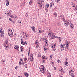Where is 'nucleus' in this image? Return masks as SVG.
Segmentation results:
<instances>
[{"instance_id": "f257e3e1", "label": "nucleus", "mask_w": 77, "mask_h": 77, "mask_svg": "<svg viewBox=\"0 0 77 77\" xmlns=\"http://www.w3.org/2000/svg\"><path fill=\"white\" fill-rule=\"evenodd\" d=\"M69 40L68 39L66 41H65V44L64 45H63L62 44H61L60 45V50L61 51L62 50H64V47L65 48V45L66 44V47H69Z\"/></svg>"}, {"instance_id": "f03ea898", "label": "nucleus", "mask_w": 77, "mask_h": 77, "mask_svg": "<svg viewBox=\"0 0 77 77\" xmlns=\"http://www.w3.org/2000/svg\"><path fill=\"white\" fill-rule=\"evenodd\" d=\"M23 36L22 38H24L26 41L28 39V38H29V35L26 33V32H24L23 33Z\"/></svg>"}, {"instance_id": "7ed1b4c3", "label": "nucleus", "mask_w": 77, "mask_h": 77, "mask_svg": "<svg viewBox=\"0 0 77 77\" xmlns=\"http://www.w3.org/2000/svg\"><path fill=\"white\" fill-rule=\"evenodd\" d=\"M39 69L41 72L42 73H44L45 71L46 70L45 69V67L43 65L40 66Z\"/></svg>"}, {"instance_id": "20e7f679", "label": "nucleus", "mask_w": 77, "mask_h": 77, "mask_svg": "<svg viewBox=\"0 0 77 77\" xmlns=\"http://www.w3.org/2000/svg\"><path fill=\"white\" fill-rule=\"evenodd\" d=\"M8 33L10 37H12L13 36V32L11 29H8Z\"/></svg>"}, {"instance_id": "39448f33", "label": "nucleus", "mask_w": 77, "mask_h": 77, "mask_svg": "<svg viewBox=\"0 0 77 77\" xmlns=\"http://www.w3.org/2000/svg\"><path fill=\"white\" fill-rule=\"evenodd\" d=\"M50 6L49 5V4H46V5L45 7V9L46 10V12H47L48 11V7Z\"/></svg>"}, {"instance_id": "423d86ee", "label": "nucleus", "mask_w": 77, "mask_h": 77, "mask_svg": "<svg viewBox=\"0 0 77 77\" xmlns=\"http://www.w3.org/2000/svg\"><path fill=\"white\" fill-rule=\"evenodd\" d=\"M44 7H45L44 4H42L40 5V6L39 7V8H40V9H42L43 8H44Z\"/></svg>"}, {"instance_id": "0eeeda50", "label": "nucleus", "mask_w": 77, "mask_h": 77, "mask_svg": "<svg viewBox=\"0 0 77 77\" xmlns=\"http://www.w3.org/2000/svg\"><path fill=\"white\" fill-rule=\"evenodd\" d=\"M70 24V23H69V22L67 21H65L64 23V25L65 26L67 27L68 25Z\"/></svg>"}, {"instance_id": "6e6552de", "label": "nucleus", "mask_w": 77, "mask_h": 77, "mask_svg": "<svg viewBox=\"0 0 77 77\" xmlns=\"http://www.w3.org/2000/svg\"><path fill=\"white\" fill-rule=\"evenodd\" d=\"M9 45L8 44H4V46L5 47V48L6 50H8V47H9Z\"/></svg>"}, {"instance_id": "1a4fd4ad", "label": "nucleus", "mask_w": 77, "mask_h": 77, "mask_svg": "<svg viewBox=\"0 0 77 77\" xmlns=\"http://www.w3.org/2000/svg\"><path fill=\"white\" fill-rule=\"evenodd\" d=\"M14 48L16 50H17V51H19V47L18 46V45H15L14 46Z\"/></svg>"}, {"instance_id": "9d476101", "label": "nucleus", "mask_w": 77, "mask_h": 77, "mask_svg": "<svg viewBox=\"0 0 77 77\" xmlns=\"http://www.w3.org/2000/svg\"><path fill=\"white\" fill-rule=\"evenodd\" d=\"M70 28L71 29H74V25H73V24L72 23H70Z\"/></svg>"}, {"instance_id": "9b49d317", "label": "nucleus", "mask_w": 77, "mask_h": 77, "mask_svg": "<svg viewBox=\"0 0 77 77\" xmlns=\"http://www.w3.org/2000/svg\"><path fill=\"white\" fill-rule=\"evenodd\" d=\"M54 3H53V2H51L50 3V9H51V8H52V6H54Z\"/></svg>"}, {"instance_id": "f8f14e48", "label": "nucleus", "mask_w": 77, "mask_h": 77, "mask_svg": "<svg viewBox=\"0 0 77 77\" xmlns=\"http://www.w3.org/2000/svg\"><path fill=\"white\" fill-rule=\"evenodd\" d=\"M55 37V36L54 35H53V34H52L51 36L50 37V39H53Z\"/></svg>"}, {"instance_id": "ddd939ff", "label": "nucleus", "mask_w": 77, "mask_h": 77, "mask_svg": "<svg viewBox=\"0 0 77 77\" xmlns=\"http://www.w3.org/2000/svg\"><path fill=\"white\" fill-rule=\"evenodd\" d=\"M38 31L39 33H42V29L41 28H39Z\"/></svg>"}, {"instance_id": "4468645a", "label": "nucleus", "mask_w": 77, "mask_h": 77, "mask_svg": "<svg viewBox=\"0 0 77 77\" xmlns=\"http://www.w3.org/2000/svg\"><path fill=\"white\" fill-rule=\"evenodd\" d=\"M43 2V1H39V2H38V4H39L40 5H41L42 4V3Z\"/></svg>"}, {"instance_id": "2eb2a0df", "label": "nucleus", "mask_w": 77, "mask_h": 77, "mask_svg": "<svg viewBox=\"0 0 77 77\" xmlns=\"http://www.w3.org/2000/svg\"><path fill=\"white\" fill-rule=\"evenodd\" d=\"M71 5L72 7H75V4L73 2H72L71 3Z\"/></svg>"}, {"instance_id": "dca6fc26", "label": "nucleus", "mask_w": 77, "mask_h": 77, "mask_svg": "<svg viewBox=\"0 0 77 77\" xmlns=\"http://www.w3.org/2000/svg\"><path fill=\"white\" fill-rule=\"evenodd\" d=\"M44 50L45 51H47V50H48L47 49V47H44Z\"/></svg>"}, {"instance_id": "f3484780", "label": "nucleus", "mask_w": 77, "mask_h": 77, "mask_svg": "<svg viewBox=\"0 0 77 77\" xmlns=\"http://www.w3.org/2000/svg\"><path fill=\"white\" fill-rule=\"evenodd\" d=\"M45 45H46V47H47V50H49V49L48 48V43H46L45 44Z\"/></svg>"}, {"instance_id": "a211bd4d", "label": "nucleus", "mask_w": 77, "mask_h": 77, "mask_svg": "<svg viewBox=\"0 0 77 77\" xmlns=\"http://www.w3.org/2000/svg\"><path fill=\"white\" fill-rule=\"evenodd\" d=\"M50 63L53 66L54 65V62L52 61H51Z\"/></svg>"}, {"instance_id": "6ab92c4d", "label": "nucleus", "mask_w": 77, "mask_h": 77, "mask_svg": "<svg viewBox=\"0 0 77 77\" xmlns=\"http://www.w3.org/2000/svg\"><path fill=\"white\" fill-rule=\"evenodd\" d=\"M60 16L61 18H63L64 17V15H63V14L62 13L60 14Z\"/></svg>"}, {"instance_id": "aec40b11", "label": "nucleus", "mask_w": 77, "mask_h": 77, "mask_svg": "<svg viewBox=\"0 0 77 77\" xmlns=\"http://www.w3.org/2000/svg\"><path fill=\"white\" fill-rule=\"evenodd\" d=\"M35 27H34L33 28H32V31H33L34 33H36V31H35Z\"/></svg>"}, {"instance_id": "412c9836", "label": "nucleus", "mask_w": 77, "mask_h": 77, "mask_svg": "<svg viewBox=\"0 0 77 77\" xmlns=\"http://www.w3.org/2000/svg\"><path fill=\"white\" fill-rule=\"evenodd\" d=\"M20 48L21 49V51H23V49H24V47H23L22 46H21L20 47Z\"/></svg>"}, {"instance_id": "4be33fe9", "label": "nucleus", "mask_w": 77, "mask_h": 77, "mask_svg": "<svg viewBox=\"0 0 77 77\" xmlns=\"http://www.w3.org/2000/svg\"><path fill=\"white\" fill-rule=\"evenodd\" d=\"M30 61L31 62H33V57H30Z\"/></svg>"}, {"instance_id": "5701e85b", "label": "nucleus", "mask_w": 77, "mask_h": 77, "mask_svg": "<svg viewBox=\"0 0 77 77\" xmlns=\"http://www.w3.org/2000/svg\"><path fill=\"white\" fill-rule=\"evenodd\" d=\"M1 62H2V63H5V60L4 59H3L2 60H1Z\"/></svg>"}, {"instance_id": "b1692460", "label": "nucleus", "mask_w": 77, "mask_h": 77, "mask_svg": "<svg viewBox=\"0 0 77 77\" xmlns=\"http://www.w3.org/2000/svg\"><path fill=\"white\" fill-rule=\"evenodd\" d=\"M52 48H53V50L54 51H55L56 50V48L54 46H52Z\"/></svg>"}, {"instance_id": "393cba45", "label": "nucleus", "mask_w": 77, "mask_h": 77, "mask_svg": "<svg viewBox=\"0 0 77 77\" xmlns=\"http://www.w3.org/2000/svg\"><path fill=\"white\" fill-rule=\"evenodd\" d=\"M54 15L55 17H57V13H56L55 12L54 13Z\"/></svg>"}, {"instance_id": "a878e982", "label": "nucleus", "mask_w": 77, "mask_h": 77, "mask_svg": "<svg viewBox=\"0 0 77 77\" xmlns=\"http://www.w3.org/2000/svg\"><path fill=\"white\" fill-rule=\"evenodd\" d=\"M45 42L46 43V44H48V40H47V38H45Z\"/></svg>"}, {"instance_id": "bb28decb", "label": "nucleus", "mask_w": 77, "mask_h": 77, "mask_svg": "<svg viewBox=\"0 0 77 77\" xmlns=\"http://www.w3.org/2000/svg\"><path fill=\"white\" fill-rule=\"evenodd\" d=\"M24 75H25V76H26V77H28V75H29V74L28 73H25L24 74Z\"/></svg>"}, {"instance_id": "cd10ccee", "label": "nucleus", "mask_w": 77, "mask_h": 77, "mask_svg": "<svg viewBox=\"0 0 77 77\" xmlns=\"http://www.w3.org/2000/svg\"><path fill=\"white\" fill-rule=\"evenodd\" d=\"M39 44L38 40H37L35 41V44L38 45Z\"/></svg>"}, {"instance_id": "c85d7f7f", "label": "nucleus", "mask_w": 77, "mask_h": 77, "mask_svg": "<svg viewBox=\"0 0 77 77\" xmlns=\"http://www.w3.org/2000/svg\"><path fill=\"white\" fill-rule=\"evenodd\" d=\"M6 15H8V16H10V15L9 14V13L8 12H7V13H5Z\"/></svg>"}, {"instance_id": "c756f323", "label": "nucleus", "mask_w": 77, "mask_h": 77, "mask_svg": "<svg viewBox=\"0 0 77 77\" xmlns=\"http://www.w3.org/2000/svg\"><path fill=\"white\" fill-rule=\"evenodd\" d=\"M1 33H2V36H4V31H2Z\"/></svg>"}, {"instance_id": "7c9ffc66", "label": "nucleus", "mask_w": 77, "mask_h": 77, "mask_svg": "<svg viewBox=\"0 0 77 77\" xmlns=\"http://www.w3.org/2000/svg\"><path fill=\"white\" fill-rule=\"evenodd\" d=\"M24 5H25V2H24L22 3V5H21L22 7V6H24Z\"/></svg>"}, {"instance_id": "2f4dec72", "label": "nucleus", "mask_w": 77, "mask_h": 77, "mask_svg": "<svg viewBox=\"0 0 77 77\" xmlns=\"http://www.w3.org/2000/svg\"><path fill=\"white\" fill-rule=\"evenodd\" d=\"M60 71H61L62 73H63L64 72V71H63V69L61 68Z\"/></svg>"}, {"instance_id": "473e14b6", "label": "nucleus", "mask_w": 77, "mask_h": 77, "mask_svg": "<svg viewBox=\"0 0 77 77\" xmlns=\"http://www.w3.org/2000/svg\"><path fill=\"white\" fill-rule=\"evenodd\" d=\"M32 3H33V1H30L29 3V4L31 5H32Z\"/></svg>"}, {"instance_id": "72a5a7b5", "label": "nucleus", "mask_w": 77, "mask_h": 77, "mask_svg": "<svg viewBox=\"0 0 77 77\" xmlns=\"http://www.w3.org/2000/svg\"><path fill=\"white\" fill-rule=\"evenodd\" d=\"M48 35L50 37V36H51V32H48Z\"/></svg>"}, {"instance_id": "f704fd0d", "label": "nucleus", "mask_w": 77, "mask_h": 77, "mask_svg": "<svg viewBox=\"0 0 77 77\" xmlns=\"http://www.w3.org/2000/svg\"><path fill=\"white\" fill-rule=\"evenodd\" d=\"M9 4V1H7V3H6V5L7 6H8V5Z\"/></svg>"}, {"instance_id": "c9c22d12", "label": "nucleus", "mask_w": 77, "mask_h": 77, "mask_svg": "<svg viewBox=\"0 0 77 77\" xmlns=\"http://www.w3.org/2000/svg\"><path fill=\"white\" fill-rule=\"evenodd\" d=\"M68 46H66L65 48V51H67L68 50Z\"/></svg>"}, {"instance_id": "e433bc0d", "label": "nucleus", "mask_w": 77, "mask_h": 77, "mask_svg": "<svg viewBox=\"0 0 77 77\" xmlns=\"http://www.w3.org/2000/svg\"><path fill=\"white\" fill-rule=\"evenodd\" d=\"M65 65H66V66H68V65H67L68 63V62L66 61V62H65Z\"/></svg>"}, {"instance_id": "4c0bfd02", "label": "nucleus", "mask_w": 77, "mask_h": 77, "mask_svg": "<svg viewBox=\"0 0 77 77\" xmlns=\"http://www.w3.org/2000/svg\"><path fill=\"white\" fill-rule=\"evenodd\" d=\"M1 30H0V33H2V31H3V28H1V29H0Z\"/></svg>"}, {"instance_id": "58836bf2", "label": "nucleus", "mask_w": 77, "mask_h": 77, "mask_svg": "<svg viewBox=\"0 0 77 77\" xmlns=\"http://www.w3.org/2000/svg\"><path fill=\"white\" fill-rule=\"evenodd\" d=\"M61 61L60 60H59V59L57 60V62L58 63H60Z\"/></svg>"}, {"instance_id": "ea45409f", "label": "nucleus", "mask_w": 77, "mask_h": 77, "mask_svg": "<svg viewBox=\"0 0 77 77\" xmlns=\"http://www.w3.org/2000/svg\"><path fill=\"white\" fill-rule=\"evenodd\" d=\"M27 58L25 57L24 58V60L25 61V62L27 61Z\"/></svg>"}, {"instance_id": "a19ab883", "label": "nucleus", "mask_w": 77, "mask_h": 77, "mask_svg": "<svg viewBox=\"0 0 77 77\" xmlns=\"http://www.w3.org/2000/svg\"><path fill=\"white\" fill-rule=\"evenodd\" d=\"M72 77H75V75H74V73H72Z\"/></svg>"}, {"instance_id": "79ce46f5", "label": "nucleus", "mask_w": 77, "mask_h": 77, "mask_svg": "<svg viewBox=\"0 0 77 77\" xmlns=\"http://www.w3.org/2000/svg\"><path fill=\"white\" fill-rule=\"evenodd\" d=\"M19 65H20V66H21V64H22L21 62L20 61H19Z\"/></svg>"}, {"instance_id": "37998d69", "label": "nucleus", "mask_w": 77, "mask_h": 77, "mask_svg": "<svg viewBox=\"0 0 77 77\" xmlns=\"http://www.w3.org/2000/svg\"><path fill=\"white\" fill-rule=\"evenodd\" d=\"M21 44H22V45H24V44H25V43H24V42H21Z\"/></svg>"}, {"instance_id": "c03bdc74", "label": "nucleus", "mask_w": 77, "mask_h": 77, "mask_svg": "<svg viewBox=\"0 0 77 77\" xmlns=\"http://www.w3.org/2000/svg\"><path fill=\"white\" fill-rule=\"evenodd\" d=\"M30 57H33V54L31 53L30 55Z\"/></svg>"}, {"instance_id": "a18cd8bd", "label": "nucleus", "mask_w": 77, "mask_h": 77, "mask_svg": "<svg viewBox=\"0 0 77 77\" xmlns=\"http://www.w3.org/2000/svg\"><path fill=\"white\" fill-rule=\"evenodd\" d=\"M11 13H12V11L10 10L9 11V14L10 15H11Z\"/></svg>"}, {"instance_id": "49530a36", "label": "nucleus", "mask_w": 77, "mask_h": 77, "mask_svg": "<svg viewBox=\"0 0 77 77\" xmlns=\"http://www.w3.org/2000/svg\"><path fill=\"white\" fill-rule=\"evenodd\" d=\"M72 72H74V71H72V70H70L69 71V74H71V72H72Z\"/></svg>"}, {"instance_id": "de8ad7c7", "label": "nucleus", "mask_w": 77, "mask_h": 77, "mask_svg": "<svg viewBox=\"0 0 77 77\" xmlns=\"http://www.w3.org/2000/svg\"><path fill=\"white\" fill-rule=\"evenodd\" d=\"M25 68H27V64H26L25 65Z\"/></svg>"}, {"instance_id": "09e8293b", "label": "nucleus", "mask_w": 77, "mask_h": 77, "mask_svg": "<svg viewBox=\"0 0 77 77\" xmlns=\"http://www.w3.org/2000/svg\"><path fill=\"white\" fill-rule=\"evenodd\" d=\"M24 43V45H27V42L26 41H25Z\"/></svg>"}, {"instance_id": "8fccbe9b", "label": "nucleus", "mask_w": 77, "mask_h": 77, "mask_svg": "<svg viewBox=\"0 0 77 77\" xmlns=\"http://www.w3.org/2000/svg\"><path fill=\"white\" fill-rule=\"evenodd\" d=\"M8 41L6 40L5 42V44H8Z\"/></svg>"}, {"instance_id": "3c124183", "label": "nucleus", "mask_w": 77, "mask_h": 77, "mask_svg": "<svg viewBox=\"0 0 77 77\" xmlns=\"http://www.w3.org/2000/svg\"><path fill=\"white\" fill-rule=\"evenodd\" d=\"M10 17H12V18H14V17L13 15H11Z\"/></svg>"}, {"instance_id": "603ef678", "label": "nucleus", "mask_w": 77, "mask_h": 77, "mask_svg": "<svg viewBox=\"0 0 77 77\" xmlns=\"http://www.w3.org/2000/svg\"><path fill=\"white\" fill-rule=\"evenodd\" d=\"M26 17H28V14L27 13H26Z\"/></svg>"}, {"instance_id": "864d4df0", "label": "nucleus", "mask_w": 77, "mask_h": 77, "mask_svg": "<svg viewBox=\"0 0 77 77\" xmlns=\"http://www.w3.org/2000/svg\"><path fill=\"white\" fill-rule=\"evenodd\" d=\"M9 20H10V21L12 22V20L11 18H9Z\"/></svg>"}, {"instance_id": "5fc2aeb1", "label": "nucleus", "mask_w": 77, "mask_h": 77, "mask_svg": "<svg viewBox=\"0 0 77 77\" xmlns=\"http://www.w3.org/2000/svg\"><path fill=\"white\" fill-rule=\"evenodd\" d=\"M18 23H20V24H21V20H20L18 21Z\"/></svg>"}, {"instance_id": "6e6d98bb", "label": "nucleus", "mask_w": 77, "mask_h": 77, "mask_svg": "<svg viewBox=\"0 0 77 77\" xmlns=\"http://www.w3.org/2000/svg\"><path fill=\"white\" fill-rule=\"evenodd\" d=\"M38 57H41V54H38Z\"/></svg>"}, {"instance_id": "4d7b16f0", "label": "nucleus", "mask_w": 77, "mask_h": 77, "mask_svg": "<svg viewBox=\"0 0 77 77\" xmlns=\"http://www.w3.org/2000/svg\"><path fill=\"white\" fill-rule=\"evenodd\" d=\"M59 1H60V0H57V3H59Z\"/></svg>"}, {"instance_id": "13d9d810", "label": "nucleus", "mask_w": 77, "mask_h": 77, "mask_svg": "<svg viewBox=\"0 0 77 77\" xmlns=\"http://www.w3.org/2000/svg\"><path fill=\"white\" fill-rule=\"evenodd\" d=\"M57 34L56 33H54V34H53V35H54V36H55V35H56Z\"/></svg>"}, {"instance_id": "bf43d9fd", "label": "nucleus", "mask_w": 77, "mask_h": 77, "mask_svg": "<svg viewBox=\"0 0 77 77\" xmlns=\"http://www.w3.org/2000/svg\"><path fill=\"white\" fill-rule=\"evenodd\" d=\"M42 58L43 59H45V56H42Z\"/></svg>"}, {"instance_id": "052dcab7", "label": "nucleus", "mask_w": 77, "mask_h": 77, "mask_svg": "<svg viewBox=\"0 0 77 77\" xmlns=\"http://www.w3.org/2000/svg\"><path fill=\"white\" fill-rule=\"evenodd\" d=\"M23 65H24V64H25L26 63V62H23Z\"/></svg>"}, {"instance_id": "680f3d73", "label": "nucleus", "mask_w": 77, "mask_h": 77, "mask_svg": "<svg viewBox=\"0 0 77 77\" xmlns=\"http://www.w3.org/2000/svg\"><path fill=\"white\" fill-rule=\"evenodd\" d=\"M21 42H24V41H23V38H22V39H21Z\"/></svg>"}, {"instance_id": "e2e57ef3", "label": "nucleus", "mask_w": 77, "mask_h": 77, "mask_svg": "<svg viewBox=\"0 0 77 77\" xmlns=\"http://www.w3.org/2000/svg\"><path fill=\"white\" fill-rule=\"evenodd\" d=\"M45 60H44L42 62L43 63H45Z\"/></svg>"}, {"instance_id": "0e129e2a", "label": "nucleus", "mask_w": 77, "mask_h": 77, "mask_svg": "<svg viewBox=\"0 0 77 77\" xmlns=\"http://www.w3.org/2000/svg\"><path fill=\"white\" fill-rule=\"evenodd\" d=\"M48 77H51V75H48Z\"/></svg>"}, {"instance_id": "69168bd1", "label": "nucleus", "mask_w": 77, "mask_h": 77, "mask_svg": "<svg viewBox=\"0 0 77 77\" xmlns=\"http://www.w3.org/2000/svg\"><path fill=\"white\" fill-rule=\"evenodd\" d=\"M59 42H61V41H62V40L59 39Z\"/></svg>"}, {"instance_id": "338daca9", "label": "nucleus", "mask_w": 77, "mask_h": 77, "mask_svg": "<svg viewBox=\"0 0 77 77\" xmlns=\"http://www.w3.org/2000/svg\"><path fill=\"white\" fill-rule=\"evenodd\" d=\"M17 68H18V67H17V66L15 67V69H17Z\"/></svg>"}, {"instance_id": "774afa93", "label": "nucleus", "mask_w": 77, "mask_h": 77, "mask_svg": "<svg viewBox=\"0 0 77 77\" xmlns=\"http://www.w3.org/2000/svg\"><path fill=\"white\" fill-rule=\"evenodd\" d=\"M59 39H62V38H61V37H59Z\"/></svg>"}]
</instances>
